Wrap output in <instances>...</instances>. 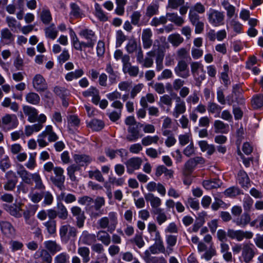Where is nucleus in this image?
<instances>
[{
	"label": "nucleus",
	"mask_w": 263,
	"mask_h": 263,
	"mask_svg": "<svg viewBox=\"0 0 263 263\" xmlns=\"http://www.w3.org/2000/svg\"><path fill=\"white\" fill-rule=\"evenodd\" d=\"M16 173L21 178L22 181L28 184H32V181L35 184L34 188L39 190H44L45 186L44 185L42 178L38 173H30L22 164H18L16 166Z\"/></svg>",
	"instance_id": "f257e3e1"
},
{
	"label": "nucleus",
	"mask_w": 263,
	"mask_h": 263,
	"mask_svg": "<svg viewBox=\"0 0 263 263\" xmlns=\"http://www.w3.org/2000/svg\"><path fill=\"white\" fill-rule=\"evenodd\" d=\"M59 139V137L53 130L52 125L46 126L45 129L37 136V142L41 147L47 146L49 143L54 142Z\"/></svg>",
	"instance_id": "f03ea898"
},
{
	"label": "nucleus",
	"mask_w": 263,
	"mask_h": 263,
	"mask_svg": "<svg viewBox=\"0 0 263 263\" xmlns=\"http://www.w3.org/2000/svg\"><path fill=\"white\" fill-rule=\"evenodd\" d=\"M98 224L101 229H107L108 232L112 233L115 230L118 224L117 213L109 212L108 216L103 217L99 220Z\"/></svg>",
	"instance_id": "7ed1b4c3"
},
{
	"label": "nucleus",
	"mask_w": 263,
	"mask_h": 263,
	"mask_svg": "<svg viewBox=\"0 0 263 263\" xmlns=\"http://www.w3.org/2000/svg\"><path fill=\"white\" fill-rule=\"evenodd\" d=\"M165 41V37L161 36L154 41V47H157L159 49L155 55L156 69L158 71H161L163 68V61L164 57V50L161 48L160 43V42L165 43L166 45L167 44Z\"/></svg>",
	"instance_id": "20e7f679"
},
{
	"label": "nucleus",
	"mask_w": 263,
	"mask_h": 263,
	"mask_svg": "<svg viewBox=\"0 0 263 263\" xmlns=\"http://www.w3.org/2000/svg\"><path fill=\"white\" fill-rule=\"evenodd\" d=\"M209 23L214 27H218L224 24V14L223 12L210 8L207 12Z\"/></svg>",
	"instance_id": "39448f33"
},
{
	"label": "nucleus",
	"mask_w": 263,
	"mask_h": 263,
	"mask_svg": "<svg viewBox=\"0 0 263 263\" xmlns=\"http://www.w3.org/2000/svg\"><path fill=\"white\" fill-rule=\"evenodd\" d=\"M77 234L76 228L69 224L62 225L59 229L61 240L65 243H67L71 238H74Z\"/></svg>",
	"instance_id": "423d86ee"
},
{
	"label": "nucleus",
	"mask_w": 263,
	"mask_h": 263,
	"mask_svg": "<svg viewBox=\"0 0 263 263\" xmlns=\"http://www.w3.org/2000/svg\"><path fill=\"white\" fill-rule=\"evenodd\" d=\"M64 170L62 167L55 166L53 172L55 176H52L50 178L52 183L60 190H63L65 189V176L64 175Z\"/></svg>",
	"instance_id": "0eeeda50"
},
{
	"label": "nucleus",
	"mask_w": 263,
	"mask_h": 263,
	"mask_svg": "<svg viewBox=\"0 0 263 263\" xmlns=\"http://www.w3.org/2000/svg\"><path fill=\"white\" fill-rule=\"evenodd\" d=\"M255 249L252 244L245 243L242 245L241 257L245 263H250L255 255Z\"/></svg>",
	"instance_id": "6e6552de"
},
{
	"label": "nucleus",
	"mask_w": 263,
	"mask_h": 263,
	"mask_svg": "<svg viewBox=\"0 0 263 263\" xmlns=\"http://www.w3.org/2000/svg\"><path fill=\"white\" fill-rule=\"evenodd\" d=\"M228 236L231 239H235L238 241H242L244 238L251 239L253 236V233L251 231H243L242 230H234L228 229Z\"/></svg>",
	"instance_id": "1a4fd4ad"
},
{
	"label": "nucleus",
	"mask_w": 263,
	"mask_h": 263,
	"mask_svg": "<svg viewBox=\"0 0 263 263\" xmlns=\"http://www.w3.org/2000/svg\"><path fill=\"white\" fill-rule=\"evenodd\" d=\"M70 211L72 216L76 218L77 226L79 228H82L84 226V221L86 218L84 211L77 205L72 206L70 208Z\"/></svg>",
	"instance_id": "9d476101"
},
{
	"label": "nucleus",
	"mask_w": 263,
	"mask_h": 263,
	"mask_svg": "<svg viewBox=\"0 0 263 263\" xmlns=\"http://www.w3.org/2000/svg\"><path fill=\"white\" fill-rule=\"evenodd\" d=\"M142 163V160L139 157H133L127 160L125 163L126 171L133 174L135 171L139 170Z\"/></svg>",
	"instance_id": "9b49d317"
},
{
	"label": "nucleus",
	"mask_w": 263,
	"mask_h": 263,
	"mask_svg": "<svg viewBox=\"0 0 263 263\" xmlns=\"http://www.w3.org/2000/svg\"><path fill=\"white\" fill-rule=\"evenodd\" d=\"M174 70L176 74L181 78H186L190 76L188 65L184 60H180L178 61Z\"/></svg>",
	"instance_id": "f8f14e48"
},
{
	"label": "nucleus",
	"mask_w": 263,
	"mask_h": 263,
	"mask_svg": "<svg viewBox=\"0 0 263 263\" xmlns=\"http://www.w3.org/2000/svg\"><path fill=\"white\" fill-rule=\"evenodd\" d=\"M3 125L8 126L9 129H13L17 127L18 121L16 116L14 114H7L2 118Z\"/></svg>",
	"instance_id": "ddd939ff"
},
{
	"label": "nucleus",
	"mask_w": 263,
	"mask_h": 263,
	"mask_svg": "<svg viewBox=\"0 0 263 263\" xmlns=\"http://www.w3.org/2000/svg\"><path fill=\"white\" fill-rule=\"evenodd\" d=\"M152 36L153 32L150 28H145L142 30L141 39L144 49H149L152 47L153 43Z\"/></svg>",
	"instance_id": "4468645a"
},
{
	"label": "nucleus",
	"mask_w": 263,
	"mask_h": 263,
	"mask_svg": "<svg viewBox=\"0 0 263 263\" xmlns=\"http://www.w3.org/2000/svg\"><path fill=\"white\" fill-rule=\"evenodd\" d=\"M73 158L76 164L80 168L88 165L92 161V157L86 154H74Z\"/></svg>",
	"instance_id": "2eb2a0df"
},
{
	"label": "nucleus",
	"mask_w": 263,
	"mask_h": 263,
	"mask_svg": "<svg viewBox=\"0 0 263 263\" xmlns=\"http://www.w3.org/2000/svg\"><path fill=\"white\" fill-rule=\"evenodd\" d=\"M186 111V106L185 102L181 100L179 97L176 98V104L172 112L174 117L177 118L178 117L184 114Z\"/></svg>",
	"instance_id": "dca6fc26"
},
{
	"label": "nucleus",
	"mask_w": 263,
	"mask_h": 263,
	"mask_svg": "<svg viewBox=\"0 0 263 263\" xmlns=\"http://www.w3.org/2000/svg\"><path fill=\"white\" fill-rule=\"evenodd\" d=\"M139 124L128 126L127 131L128 135L126 136V139L129 142L137 141L139 138L141 137L140 134Z\"/></svg>",
	"instance_id": "f3484780"
},
{
	"label": "nucleus",
	"mask_w": 263,
	"mask_h": 263,
	"mask_svg": "<svg viewBox=\"0 0 263 263\" xmlns=\"http://www.w3.org/2000/svg\"><path fill=\"white\" fill-rule=\"evenodd\" d=\"M144 197L145 200L150 203L152 208L154 209V211L161 209L160 206L162 204V200L159 197L152 193H147L144 195Z\"/></svg>",
	"instance_id": "a211bd4d"
},
{
	"label": "nucleus",
	"mask_w": 263,
	"mask_h": 263,
	"mask_svg": "<svg viewBox=\"0 0 263 263\" xmlns=\"http://www.w3.org/2000/svg\"><path fill=\"white\" fill-rule=\"evenodd\" d=\"M23 110L24 114L28 116V120L31 123L36 121L38 115L37 110L32 106L25 105L23 107Z\"/></svg>",
	"instance_id": "6ab92c4d"
},
{
	"label": "nucleus",
	"mask_w": 263,
	"mask_h": 263,
	"mask_svg": "<svg viewBox=\"0 0 263 263\" xmlns=\"http://www.w3.org/2000/svg\"><path fill=\"white\" fill-rule=\"evenodd\" d=\"M147 231L153 240L156 241L162 240L160 233L155 223H148L147 225Z\"/></svg>",
	"instance_id": "aec40b11"
},
{
	"label": "nucleus",
	"mask_w": 263,
	"mask_h": 263,
	"mask_svg": "<svg viewBox=\"0 0 263 263\" xmlns=\"http://www.w3.org/2000/svg\"><path fill=\"white\" fill-rule=\"evenodd\" d=\"M6 177L7 178V181L4 185V188L6 191H12L15 187L17 181L11 179L12 177H15V174L12 171H9L6 173Z\"/></svg>",
	"instance_id": "412c9836"
},
{
	"label": "nucleus",
	"mask_w": 263,
	"mask_h": 263,
	"mask_svg": "<svg viewBox=\"0 0 263 263\" xmlns=\"http://www.w3.org/2000/svg\"><path fill=\"white\" fill-rule=\"evenodd\" d=\"M5 209L11 215L16 218H20L22 216V210L21 204L6 205Z\"/></svg>",
	"instance_id": "4be33fe9"
},
{
	"label": "nucleus",
	"mask_w": 263,
	"mask_h": 263,
	"mask_svg": "<svg viewBox=\"0 0 263 263\" xmlns=\"http://www.w3.org/2000/svg\"><path fill=\"white\" fill-rule=\"evenodd\" d=\"M14 35L8 28H5L1 30V40L6 42L7 44L12 43L14 40Z\"/></svg>",
	"instance_id": "5701e85b"
},
{
	"label": "nucleus",
	"mask_w": 263,
	"mask_h": 263,
	"mask_svg": "<svg viewBox=\"0 0 263 263\" xmlns=\"http://www.w3.org/2000/svg\"><path fill=\"white\" fill-rule=\"evenodd\" d=\"M95 234H90L87 231H84L80 237V241L82 243L87 245H91L96 241Z\"/></svg>",
	"instance_id": "b1692460"
},
{
	"label": "nucleus",
	"mask_w": 263,
	"mask_h": 263,
	"mask_svg": "<svg viewBox=\"0 0 263 263\" xmlns=\"http://www.w3.org/2000/svg\"><path fill=\"white\" fill-rule=\"evenodd\" d=\"M141 13L139 11H134L132 14L130 15V20H131V23L137 26H145L147 25L148 21H142L141 22H140L141 17Z\"/></svg>",
	"instance_id": "393cba45"
},
{
	"label": "nucleus",
	"mask_w": 263,
	"mask_h": 263,
	"mask_svg": "<svg viewBox=\"0 0 263 263\" xmlns=\"http://www.w3.org/2000/svg\"><path fill=\"white\" fill-rule=\"evenodd\" d=\"M155 243L149 248V251L153 254H158L159 253H165L166 249L163 244V240L156 241Z\"/></svg>",
	"instance_id": "a878e982"
},
{
	"label": "nucleus",
	"mask_w": 263,
	"mask_h": 263,
	"mask_svg": "<svg viewBox=\"0 0 263 263\" xmlns=\"http://www.w3.org/2000/svg\"><path fill=\"white\" fill-rule=\"evenodd\" d=\"M177 241V236L171 234L166 236V242L167 245L166 253L167 255L172 253L173 251V248L176 245Z\"/></svg>",
	"instance_id": "bb28decb"
},
{
	"label": "nucleus",
	"mask_w": 263,
	"mask_h": 263,
	"mask_svg": "<svg viewBox=\"0 0 263 263\" xmlns=\"http://www.w3.org/2000/svg\"><path fill=\"white\" fill-rule=\"evenodd\" d=\"M156 55L155 50H151L146 53V56L141 63L142 66L145 68H151L154 64L153 57Z\"/></svg>",
	"instance_id": "cd10ccee"
},
{
	"label": "nucleus",
	"mask_w": 263,
	"mask_h": 263,
	"mask_svg": "<svg viewBox=\"0 0 263 263\" xmlns=\"http://www.w3.org/2000/svg\"><path fill=\"white\" fill-rule=\"evenodd\" d=\"M215 132L216 133L226 134L229 132V125L222 121L215 120L214 123Z\"/></svg>",
	"instance_id": "c85d7f7f"
},
{
	"label": "nucleus",
	"mask_w": 263,
	"mask_h": 263,
	"mask_svg": "<svg viewBox=\"0 0 263 263\" xmlns=\"http://www.w3.org/2000/svg\"><path fill=\"white\" fill-rule=\"evenodd\" d=\"M45 36L51 40H54L58 36V31L54 24H50L44 29Z\"/></svg>",
	"instance_id": "c756f323"
},
{
	"label": "nucleus",
	"mask_w": 263,
	"mask_h": 263,
	"mask_svg": "<svg viewBox=\"0 0 263 263\" xmlns=\"http://www.w3.org/2000/svg\"><path fill=\"white\" fill-rule=\"evenodd\" d=\"M167 20L174 23L178 26H181L184 23V20L179 16L176 13H167L166 14Z\"/></svg>",
	"instance_id": "7c9ffc66"
},
{
	"label": "nucleus",
	"mask_w": 263,
	"mask_h": 263,
	"mask_svg": "<svg viewBox=\"0 0 263 263\" xmlns=\"http://www.w3.org/2000/svg\"><path fill=\"white\" fill-rule=\"evenodd\" d=\"M87 126L94 131H100L104 127V123L98 119H93L87 123Z\"/></svg>",
	"instance_id": "2f4dec72"
},
{
	"label": "nucleus",
	"mask_w": 263,
	"mask_h": 263,
	"mask_svg": "<svg viewBox=\"0 0 263 263\" xmlns=\"http://www.w3.org/2000/svg\"><path fill=\"white\" fill-rule=\"evenodd\" d=\"M81 170L79 166H78L76 163L72 164L67 167V175L69 177L71 181H76L77 180V178L75 175L76 172L79 171Z\"/></svg>",
	"instance_id": "473e14b6"
},
{
	"label": "nucleus",
	"mask_w": 263,
	"mask_h": 263,
	"mask_svg": "<svg viewBox=\"0 0 263 263\" xmlns=\"http://www.w3.org/2000/svg\"><path fill=\"white\" fill-rule=\"evenodd\" d=\"M198 143L201 151L203 152H206L209 155H212L215 151L214 145L209 144L206 141H200Z\"/></svg>",
	"instance_id": "72a5a7b5"
},
{
	"label": "nucleus",
	"mask_w": 263,
	"mask_h": 263,
	"mask_svg": "<svg viewBox=\"0 0 263 263\" xmlns=\"http://www.w3.org/2000/svg\"><path fill=\"white\" fill-rule=\"evenodd\" d=\"M238 181L243 187L248 188L250 186V179L244 171H240L238 174Z\"/></svg>",
	"instance_id": "f704fd0d"
},
{
	"label": "nucleus",
	"mask_w": 263,
	"mask_h": 263,
	"mask_svg": "<svg viewBox=\"0 0 263 263\" xmlns=\"http://www.w3.org/2000/svg\"><path fill=\"white\" fill-rule=\"evenodd\" d=\"M208 110L210 114H215L214 117H219L222 108L220 106L214 102H209L208 104Z\"/></svg>",
	"instance_id": "c9c22d12"
},
{
	"label": "nucleus",
	"mask_w": 263,
	"mask_h": 263,
	"mask_svg": "<svg viewBox=\"0 0 263 263\" xmlns=\"http://www.w3.org/2000/svg\"><path fill=\"white\" fill-rule=\"evenodd\" d=\"M45 248L52 253H55L62 250L61 246L58 244L55 241L48 240L44 242Z\"/></svg>",
	"instance_id": "e433bc0d"
},
{
	"label": "nucleus",
	"mask_w": 263,
	"mask_h": 263,
	"mask_svg": "<svg viewBox=\"0 0 263 263\" xmlns=\"http://www.w3.org/2000/svg\"><path fill=\"white\" fill-rule=\"evenodd\" d=\"M97 236L98 239L105 246H108L111 242L110 236L106 231H99L97 233Z\"/></svg>",
	"instance_id": "4c0bfd02"
},
{
	"label": "nucleus",
	"mask_w": 263,
	"mask_h": 263,
	"mask_svg": "<svg viewBox=\"0 0 263 263\" xmlns=\"http://www.w3.org/2000/svg\"><path fill=\"white\" fill-rule=\"evenodd\" d=\"M168 42L174 47L179 46L184 41L179 33H173L168 36Z\"/></svg>",
	"instance_id": "58836bf2"
},
{
	"label": "nucleus",
	"mask_w": 263,
	"mask_h": 263,
	"mask_svg": "<svg viewBox=\"0 0 263 263\" xmlns=\"http://www.w3.org/2000/svg\"><path fill=\"white\" fill-rule=\"evenodd\" d=\"M79 35L87 40L88 41H93L94 45L95 44L96 42V39L95 33L92 30L88 29L82 30L79 32Z\"/></svg>",
	"instance_id": "ea45409f"
},
{
	"label": "nucleus",
	"mask_w": 263,
	"mask_h": 263,
	"mask_svg": "<svg viewBox=\"0 0 263 263\" xmlns=\"http://www.w3.org/2000/svg\"><path fill=\"white\" fill-rule=\"evenodd\" d=\"M80 120L76 115H70L68 117V126L70 130L76 129L79 127Z\"/></svg>",
	"instance_id": "a19ab883"
},
{
	"label": "nucleus",
	"mask_w": 263,
	"mask_h": 263,
	"mask_svg": "<svg viewBox=\"0 0 263 263\" xmlns=\"http://www.w3.org/2000/svg\"><path fill=\"white\" fill-rule=\"evenodd\" d=\"M159 5L155 3L151 4L147 6L145 10V15L150 18L156 15L159 12Z\"/></svg>",
	"instance_id": "79ce46f5"
},
{
	"label": "nucleus",
	"mask_w": 263,
	"mask_h": 263,
	"mask_svg": "<svg viewBox=\"0 0 263 263\" xmlns=\"http://www.w3.org/2000/svg\"><path fill=\"white\" fill-rule=\"evenodd\" d=\"M78 253L82 257L84 263H87L90 261V250L88 248L81 247L78 248Z\"/></svg>",
	"instance_id": "37998d69"
},
{
	"label": "nucleus",
	"mask_w": 263,
	"mask_h": 263,
	"mask_svg": "<svg viewBox=\"0 0 263 263\" xmlns=\"http://www.w3.org/2000/svg\"><path fill=\"white\" fill-rule=\"evenodd\" d=\"M46 230L49 234L53 235L57 232V223L54 220H48L47 221L43 223Z\"/></svg>",
	"instance_id": "c03bdc74"
},
{
	"label": "nucleus",
	"mask_w": 263,
	"mask_h": 263,
	"mask_svg": "<svg viewBox=\"0 0 263 263\" xmlns=\"http://www.w3.org/2000/svg\"><path fill=\"white\" fill-rule=\"evenodd\" d=\"M153 213L157 215L156 221L159 225L161 226L167 221L168 219L167 215L162 209L154 211Z\"/></svg>",
	"instance_id": "a18cd8bd"
},
{
	"label": "nucleus",
	"mask_w": 263,
	"mask_h": 263,
	"mask_svg": "<svg viewBox=\"0 0 263 263\" xmlns=\"http://www.w3.org/2000/svg\"><path fill=\"white\" fill-rule=\"evenodd\" d=\"M58 199L60 200L64 201L66 203L69 204L75 202L77 200L76 196L72 194H66L62 192L58 197Z\"/></svg>",
	"instance_id": "49530a36"
},
{
	"label": "nucleus",
	"mask_w": 263,
	"mask_h": 263,
	"mask_svg": "<svg viewBox=\"0 0 263 263\" xmlns=\"http://www.w3.org/2000/svg\"><path fill=\"white\" fill-rule=\"evenodd\" d=\"M251 218L248 213H243L240 218L235 220L234 222L238 226L245 227L250 221Z\"/></svg>",
	"instance_id": "de8ad7c7"
},
{
	"label": "nucleus",
	"mask_w": 263,
	"mask_h": 263,
	"mask_svg": "<svg viewBox=\"0 0 263 263\" xmlns=\"http://www.w3.org/2000/svg\"><path fill=\"white\" fill-rule=\"evenodd\" d=\"M202 185L206 190H210L219 187L220 183L218 180H206L203 181Z\"/></svg>",
	"instance_id": "09e8293b"
},
{
	"label": "nucleus",
	"mask_w": 263,
	"mask_h": 263,
	"mask_svg": "<svg viewBox=\"0 0 263 263\" xmlns=\"http://www.w3.org/2000/svg\"><path fill=\"white\" fill-rule=\"evenodd\" d=\"M0 227L2 232L5 234H12L14 233V228L9 222H0Z\"/></svg>",
	"instance_id": "8fccbe9b"
},
{
	"label": "nucleus",
	"mask_w": 263,
	"mask_h": 263,
	"mask_svg": "<svg viewBox=\"0 0 263 263\" xmlns=\"http://www.w3.org/2000/svg\"><path fill=\"white\" fill-rule=\"evenodd\" d=\"M228 103L229 105H231L234 102H236L239 104H243L245 102V99L241 95H239L237 97L236 92H234L232 96H228L227 98Z\"/></svg>",
	"instance_id": "3c124183"
},
{
	"label": "nucleus",
	"mask_w": 263,
	"mask_h": 263,
	"mask_svg": "<svg viewBox=\"0 0 263 263\" xmlns=\"http://www.w3.org/2000/svg\"><path fill=\"white\" fill-rule=\"evenodd\" d=\"M36 255L41 258L42 260L46 263H51L52 257L49 253L46 250H39L36 253Z\"/></svg>",
	"instance_id": "603ef678"
},
{
	"label": "nucleus",
	"mask_w": 263,
	"mask_h": 263,
	"mask_svg": "<svg viewBox=\"0 0 263 263\" xmlns=\"http://www.w3.org/2000/svg\"><path fill=\"white\" fill-rule=\"evenodd\" d=\"M159 140V137L157 136H147L142 138L141 143L143 146H147L152 144H157Z\"/></svg>",
	"instance_id": "864d4df0"
},
{
	"label": "nucleus",
	"mask_w": 263,
	"mask_h": 263,
	"mask_svg": "<svg viewBox=\"0 0 263 263\" xmlns=\"http://www.w3.org/2000/svg\"><path fill=\"white\" fill-rule=\"evenodd\" d=\"M95 15L98 18V19L100 21L103 22L107 21L108 17L106 14L104 12L101 6L99 4L96 3L95 5Z\"/></svg>",
	"instance_id": "5fc2aeb1"
},
{
	"label": "nucleus",
	"mask_w": 263,
	"mask_h": 263,
	"mask_svg": "<svg viewBox=\"0 0 263 263\" xmlns=\"http://www.w3.org/2000/svg\"><path fill=\"white\" fill-rule=\"evenodd\" d=\"M252 106L254 109H258L263 106V95H256L251 100Z\"/></svg>",
	"instance_id": "6e6d98bb"
},
{
	"label": "nucleus",
	"mask_w": 263,
	"mask_h": 263,
	"mask_svg": "<svg viewBox=\"0 0 263 263\" xmlns=\"http://www.w3.org/2000/svg\"><path fill=\"white\" fill-rule=\"evenodd\" d=\"M221 5L224 9L227 11V15L228 18H231L235 14V7L226 1H224L222 3Z\"/></svg>",
	"instance_id": "4d7b16f0"
},
{
	"label": "nucleus",
	"mask_w": 263,
	"mask_h": 263,
	"mask_svg": "<svg viewBox=\"0 0 263 263\" xmlns=\"http://www.w3.org/2000/svg\"><path fill=\"white\" fill-rule=\"evenodd\" d=\"M155 101L154 96L152 93H147L145 97L141 98L140 103L143 108H147L148 107L147 102L153 103Z\"/></svg>",
	"instance_id": "13d9d810"
},
{
	"label": "nucleus",
	"mask_w": 263,
	"mask_h": 263,
	"mask_svg": "<svg viewBox=\"0 0 263 263\" xmlns=\"http://www.w3.org/2000/svg\"><path fill=\"white\" fill-rule=\"evenodd\" d=\"M167 22L166 16H160V17H154L151 21L150 25L152 26L157 27L161 25H164Z\"/></svg>",
	"instance_id": "bf43d9fd"
},
{
	"label": "nucleus",
	"mask_w": 263,
	"mask_h": 263,
	"mask_svg": "<svg viewBox=\"0 0 263 263\" xmlns=\"http://www.w3.org/2000/svg\"><path fill=\"white\" fill-rule=\"evenodd\" d=\"M6 22L9 28L12 30L17 28L20 29L21 25L20 23L18 22L14 18L11 16H7L6 18Z\"/></svg>",
	"instance_id": "052dcab7"
},
{
	"label": "nucleus",
	"mask_w": 263,
	"mask_h": 263,
	"mask_svg": "<svg viewBox=\"0 0 263 263\" xmlns=\"http://www.w3.org/2000/svg\"><path fill=\"white\" fill-rule=\"evenodd\" d=\"M83 71L82 69H79L74 71L68 73L66 75L65 78L67 81H71L81 77L83 74Z\"/></svg>",
	"instance_id": "680f3d73"
},
{
	"label": "nucleus",
	"mask_w": 263,
	"mask_h": 263,
	"mask_svg": "<svg viewBox=\"0 0 263 263\" xmlns=\"http://www.w3.org/2000/svg\"><path fill=\"white\" fill-rule=\"evenodd\" d=\"M26 100L29 103L37 105L39 103L40 101V98L39 96L33 92L28 93L26 96Z\"/></svg>",
	"instance_id": "e2e57ef3"
},
{
	"label": "nucleus",
	"mask_w": 263,
	"mask_h": 263,
	"mask_svg": "<svg viewBox=\"0 0 263 263\" xmlns=\"http://www.w3.org/2000/svg\"><path fill=\"white\" fill-rule=\"evenodd\" d=\"M70 7L71 8V15H72L76 18H79L81 17L82 13L78 5L74 3H72L70 4Z\"/></svg>",
	"instance_id": "0e129e2a"
},
{
	"label": "nucleus",
	"mask_w": 263,
	"mask_h": 263,
	"mask_svg": "<svg viewBox=\"0 0 263 263\" xmlns=\"http://www.w3.org/2000/svg\"><path fill=\"white\" fill-rule=\"evenodd\" d=\"M41 19L44 24H48L52 21V16L49 10L44 9L41 13Z\"/></svg>",
	"instance_id": "69168bd1"
},
{
	"label": "nucleus",
	"mask_w": 263,
	"mask_h": 263,
	"mask_svg": "<svg viewBox=\"0 0 263 263\" xmlns=\"http://www.w3.org/2000/svg\"><path fill=\"white\" fill-rule=\"evenodd\" d=\"M59 211L57 212L58 217L62 220H66L68 218V212L66 206L61 204L59 205Z\"/></svg>",
	"instance_id": "338daca9"
},
{
	"label": "nucleus",
	"mask_w": 263,
	"mask_h": 263,
	"mask_svg": "<svg viewBox=\"0 0 263 263\" xmlns=\"http://www.w3.org/2000/svg\"><path fill=\"white\" fill-rule=\"evenodd\" d=\"M130 242L132 243H135L139 248H142L145 245V242L143 240L141 234H136L134 237L130 240Z\"/></svg>",
	"instance_id": "774afa93"
}]
</instances>
